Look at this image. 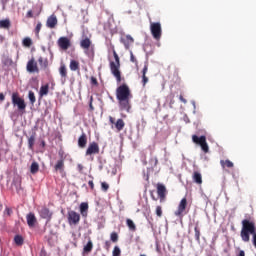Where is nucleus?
I'll use <instances>...</instances> for the list:
<instances>
[{"label":"nucleus","instance_id":"nucleus-1","mask_svg":"<svg viewBox=\"0 0 256 256\" xmlns=\"http://www.w3.org/2000/svg\"><path fill=\"white\" fill-rule=\"evenodd\" d=\"M116 99L121 111H131V99H133V94L131 93V88L129 85L123 83L116 88Z\"/></svg>","mask_w":256,"mask_h":256},{"label":"nucleus","instance_id":"nucleus-2","mask_svg":"<svg viewBox=\"0 0 256 256\" xmlns=\"http://www.w3.org/2000/svg\"><path fill=\"white\" fill-rule=\"evenodd\" d=\"M250 235H253L252 243H253L254 247L256 248L255 221L249 220V219H244V220H242V229L240 232L242 241H244V243H249V241H251Z\"/></svg>","mask_w":256,"mask_h":256},{"label":"nucleus","instance_id":"nucleus-3","mask_svg":"<svg viewBox=\"0 0 256 256\" xmlns=\"http://www.w3.org/2000/svg\"><path fill=\"white\" fill-rule=\"evenodd\" d=\"M150 197L152 201H160V203H165L167 201V187L163 183L156 184V193L158 197L155 196V190H150Z\"/></svg>","mask_w":256,"mask_h":256},{"label":"nucleus","instance_id":"nucleus-4","mask_svg":"<svg viewBox=\"0 0 256 256\" xmlns=\"http://www.w3.org/2000/svg\"><path fill=\"white\" fill-rule=\"evenodd\" d=\"M113 57L115 59V62H110V71L116 79V83H121L123 80L121 78V60L119 58V54H117V51L113 50Z\"/></svg>","mask_w":256,"mask_h":256},{"label":"nucleus","instance_id":"nucleus-5","mask_svg":"<svg viewBox=\"0 0 256 256\" xmlns=\"http://www.w3.org/2000/svg\"><path fill=\"white\" fill-rule=\"evenodd\" d=\"M150 31L153 39L155 41H161V37L163 35V29L161 28L160 22H152L150 23Z\"/></svg>","mask_w":256,"mask_h":256},{"label":"nucleus","instance_id":"nucleus-6","mask_svg":"<svg viewBox=\"0 0 256 256\" xmlns=\"http://www.w3.org/2000/svg\"><path fill=\"white\" fill-rule=\"evenodd\" d=\"M12 104L14 107L18 108V111H25V109H27L25 99L21 98L18 92L12 93Z\"/></svg>","mask_w":256,"mask_h":256},{"label":"nucleus","instance_id":"nucleus-7","mask_svg":"<svg viewBox=\"0 0 256 256\" xmlns=\"http://www.w3.org/2000/svg\"><path fill=\"white\" fill-rule=\"evenodd\" d=\"M192 141L196 145H200L202 151L204 153H209V144H207V137L206 136H197V135H192Z\"/></svg>","mask_w":256,"mask_h":256},{"label":"nucleus","instance_id":"nucleus-8","mask_svg":"<svg viewBox=\"0 0 256 256\" xmlns=\"http://www.w3.org/2000/svg\"><path fill=\"white\" fill-rule=\"evenodd\" d=\"M187 198H182L180 203L178 204V208L177 210L174 212V215L176 217H179V219H183V217H185V215H187Z\"/></svg>","mask_w":256,"mask_h":256},{"label":"nucleus","instance_id":"nucleus-9","mask_svg":"<svg viewBox=\"0 0 256 256\" xmlns=\"http://www.w3.org/2000/svg\"><path fill=\"white\" fill-rule=\"evenodd\" d=\"M68 223L69 225H79V221H81V215L74 210L68 211Z\"/></svg>","mask_w":256,"mask_h":256},{"label":"nucleus","instance_id":"nucleus-10","mask_svg":"<svg viewBox=\"0 0 256 256\" xmlns=\"http://www.w3.org/2000/svg\"><path fill=\"white\" fill-rule=\"evenodd\" d=\"M99 144L97 142H91L88 145V148L86 150V157H91V155H99Z\"/></svg>","mask_w":256,"mask_h":256},{"label":"nucleus","instance_id":"nucleus-11","mask_svg":"<svg viewBox=\"0 0 256 256\" xmlns=\"http://www.w3.org/2000/svg\"><path fill=\"white\" fill-rule=\"evenodd\" d=\"M109 123H110V125L115 126V129L118 131V133L123 131V129H125V121L121 118H119L115 122V118H113V116H109Z\"/></svg>","mask_w":256,"mask_h":256},{"label":"nucleus","instance_id":"nucleus-12","mask_svg":"<svg viewBox=\"0 0 256 256\" xmlns=\"http://www.w3.org/2000/svg\"><path fill=\"white\" fill-rule=\"evenodd\" d=\"M26 71L28 73H39V66L35 58H31L26 64Z\"/></svg>","mask_w":256,"mask_h":256},{"label":"nucleus","instance_id":"nucleus-13","mask_svg":"<svg viewBox=\"0 0 256 256\" xmlns=\"http://www.w3.org/2000/svg\"><path fill=\"white\" fill-rule=\"evenodd\" d=\"M120 43H122L125 49H130L133 43H135V39L132 38L131 35H124L120 38Z\"/></svg>","mask_w":256,"mask_h":256},{"label":"nucleus","instance_id":"nucleus-14","mask_svg":"<svg viewBox=\"0 0 256 256\" xmlns=\"http://www.w3.org/2000/svg\"><path fill=\"white\" fill-rule=\"evenodd\" d=\"M58 46L60 49H63V51H67V49L71 47V40H69L67 37H60L58 39Z\"/></svg>","mask_w":256,"mask_h":256},{"label":"nucleus","instance_id":"nucleus-15","mask_svg":"<svg viewBox=\"0 0 256 256\" xmlns=\"http://www.w3.org/2000/svg\"><path fill=\"white\" fill-rule=\"evenodd\" d=\"M69 69L70 71L78 73V75L81 74V65L77 60H74V59L70 60Z\"/></svg>","mask_w":256,"mask_h":256},{"label":"nucleus","instance_id":"nucleus-16","mask_svg":"<svg viewBox=\"0 0 256 256\" xmlns=\"http://www.w3.org/2000/svg\"><path fill=\"white\" fill-rule=\"evenodd\" d=\"M147 71H149V62H145L142 69V85L145 87L149 83V78L147 77Z\"/></svg>","mask_w":256,"mask_h":256},{"label":"nucleus","instance_id":"nucleus-17","mask_svg":"<svg viewBox=\"0 0 256 256\" xmlns=\"http://www.w3.org/2000/svg\"><path fill=\"white\" fill-rule=\"evenodd\" d=\"M40 217L42 219H47V221H51V217H53V212H51V210H49V208L43 207L40 210Z\"/></svg>","mask_w":256,"mask_h":256},{"label":"nucleus","instance_id":"nucleus-18","mask_svg":"<svg viewBox=\"0 0 256 256\" xmlns=\"http://www.w3.org/2000/svg\"><path fill=\"white\" fill-rule=\"evenodd\" d=\"M80 47L84 49L85 54L89 55V49L91 48V39L85 38L80 41Z\"/></svg>","mask_w":256,"mask_h":256},{"label":"nucleus","instance_id":"nucleus-19","mask_svg":"<svg viewBox=\"0 0 256 256\" xmlns=\"http://www.w3.org/2000/svg\"><path fill=\"white\" fill-rule=\"evenodd\" d=\"M26 221L28 227H34L37 224V217H35L33 212H30L26 215Z\"/></svg>","mask_w":256,"mask_h":256},{"label":"nucleus","instance_id":"nucleus-20","mask_svg":"<svg viewBox=\"0 0 256 256\" xmlns=\"http://www.w3.org/2000/svg\"><path fill=\"white\" fill-rule=\"evenodd\" d=\"M78 147H80V149H85L87 147V134H85V132L78 138Z\"/></svg>","mask_w":256,"mask_h":256},{"label":"nucleus","instance_id":"nucleus-21","mask_svg":"<svg viewBox=\"0 0 256 256\" xmlns=\"http://www.w3.org/2000/svg\"><path fill=\"white\" fill-rule=\"evenodd\" d=\"M46 25L49 27V29H55V27H57V16L51 15L47 19Z\"/></svg>","mask_w":256,"mask_h":256},{"label":"nucleus","instance_id":"nucleus-22","mask_svg":"<svg viewBox=\"0 0 256 256\" xmlns=\"http://www.w3.org/2000/svg\"><path fill=\"white\" fill-rule=\"evenodd\" d=\"M54 170L63 173L65 171V159L58 160L54 166Z\"/></svg>","mask_w":256,"mask_h":256},{"label":"nucleus","instance_id":"nucleus-23","mask_svg":"<svg viewBox=\"0 0 256 256\" xmlns=\"http://www.w3.org/2000/svg\"><path fill=\"white\" fill-rule=\"evenodd\" d=\"M192 179H193L194 183H196L197 185L203 184V176L200 174L199 171L193 172Z\"/></svg>","mask_w":256,"mask_h":256},{"label":"nucleus","instance_id":"nucleus-24","mask_svg":"<svg viewBox=\"0 0 256 256\" xmlns=\"http://www.w3.org/2000/svg\"><path fill=\"white\" fill-rule=\"evenodd\" d=\"M0 29H6V31H9V29H11V20L9 18L0 20Z\"/></svg>","mask_w":256,"mask_h":256},{"label":"nucleus","instance_id":"nucleus-25","mask_svg":"<svg viewBox=\"0 0 256 256\" xmlns=\"http://www.w3.org/2000/svg\"><path fill=\"white\" fill-rule=\"evenodd\" d=\"M89 211V204L87 202H82L80 204V213L82 217H87V212Z\"/></svg>","mask_w":256,"mask_h":256},{"label":"nucleus","instance_id":"nucleus-26","mask_svg":"<svg viewBox=\"0 0 256 256\" xmlns=\"http://www.w3.org/2000/svg\"><path fill=\"white\" fill-rule=\"evenodd\" d=\"M49 95V84L42 85L39 90L40 97H47Z\"/></svg>","mask_w":256,"mask_h":256},{"label":"nucleus","instance_id":"nucleus-27","mask_svg":"<svg viewBox=\"0 0 256 256\" xmlns=\"http://www.w3.org/2000/svg\"><path fill=\"white\" fill-rule=\"evenodd\" d=\"M38 63L42 69H47V67H49V60L47 58L39 57Z\"/></svg>","mask_w":256,"mask_h":256},{"label":"nucleus","instance_id":"nucleus-28","mask_svg":"<svg viewBox=\"0 0 256 256\" xmlns=\"http://www.w3.org/2000/svg\"><path fill=\"white\" fill-rule=\"evenodd\" d=\"M59 74L62 79H67V66L65 64L60 65Z\"/></svg>","mask_w":256,"mask_h":256},{"label":"nucleus","instance_id":"nucleus-29","mask_svg":"<svg viewBox=\"0 0 256 256\" xmlns=\"http://www.w3.org/2000/svg\"><path fill=\"white\" fill-rule=\"evenodd\" d=\"M126 225L128 229H130V231H137V226L135 225V222H133V220L127 218Z\"/></svg>","mask_w":256,"mask_h":256},{"label":"nucleus","instance_id":"nucleus-30","mask_svg":"<svg viewBox=\"0 0 256 256\" xmlns=\"http://www.w3.org/2000/svg\"><path fill=\"white\" fill-rule=\"evenodd\" d=\"M220 165H222L223 168L227 167L228 169H233L234 164L231 162V160H221Z\"/></svg>","mask_w":256,"mask_h":256},{"label":"nucleus","instance_id":"nucleus-31","mask_svg":"<svg viewBox=\"0 0 256 256\" xmlns=\"http://www.w3.org/2000/svg\"><path fill=\"white\" fill-rule=\"evenodd\" d=\"M34 146H35V134L31 135L28 138V149H30V151H33Z\"/></svg>","mask_w":256,"mask_h":256},{"label":"nucleus","instance_id":"nucleus-32","mask_svg":"<svg viewBox=\"0 0 256 256\" xmlns=\"http://www.w3.org/2000/svg\"><path fill=\"white\" fill-rule=\"evenodd\" d=\"M30 173L35 175V173H39V164L37 162H33L30 166Z\"/></svg>","mask_w":256,"mask_h":256},{"label":"nucleus","instance_id":"nucleus-33","mask_svg":"<svg viewBox=\"0 0 256 256\" xmlns=\"http://www.w3.org/2000/svg\"><path fill=\"white\" fill-rule=\"evenodd\" d=\"M91 251H93V242L91 240H89L88 243L84 246L83 252L91 253Z\"/></svg>","mask_w":256,"mask_h":256},{"label":"nucleus","instance_id":"nucleus-34","mask_svg":"<svg viewBox=\"0 0 256 256\" xmlns=\"http://www.w3.org/2000/svg\"><path fill=\"white\" fill-rule=\"evenodd\" d=\"M22 45L23 47H31V45H33V40L30 38V37H25L23 40H22Z\"/></svg>","mask_w":256,"mask_h":256},{"label":"nucleus","instance_id":"nucleus-35","mask_svg":"<svg viewBox=\"0 0 256 256\" xmlns=\"http://www.w3.org/2000/svg\"><path fill=\"white\" fill-rule=\"evenodd\" d=\"M28 99H29L31 105H35V102L37 101V98L35 97V92L29 91Z\"/></svg>","mask_w":256,"mask_h":256},{"label":"nucleus","instance_id":"nucleus-36","mask_svg":"<svg viewBox=\"0 0 256 256\" xmlns=\"http://www.w3.org/2000/svg\"><path fill=\"white\" fill-rule=\"evenodd\" d=\"M194 233L196 241H201V230H199V226H195Z\"/></svg>","mask_w":256,"mask_h":256},{"label":"nucleus","instance_id":"nucleus-37","mask_svg":"<svg viewBox=\"0 0 256 256\" xmlns=\"http://www.w3.org/2000/svg\"><path fill=\"white\" fill-rule=\"evenodd\" d=\"M110 240L112 243H117V241H119V234H117V232H112L110 234Z\"/></svg>","mask_w":256,"mask_h":256},{"label":"nucleus","instance_id":"nucleus-38","mask_svg":"<svg viewBox=\"0 0 256 256\" xmlns=\"http://www.w3.org/2000/svg\"><path fill=\"white\" fill-rule=\"evenodd\" d=\"M14 242L16 243V245H23V236L16 235L14 237Z\"/></svg>","mask_w":256,"mask_h":256},{"label":"nucleus","instance_id":"nucleus-39","mask_svg":"<svg viewBox=\"0 0 256 256\" xmlns=\"http://www.w3.org/2000/svg\"><path fill=\"white\" fill-rule=\"evenodd\" d=\"M13 215V209L6 207L4 210V217H11Z\"/></svg>","mask_w":256,"mask_h":256},{"label":"nucleus","instance_id":"nucleus-40","mask_svg":"<svg viewBox=\"0 0 256 256\" xmlns=\"http://www.w3.org/2000/svg\"><path fill=\"white\" fill-rule=\"evenodd\" d=\"M112 256H121V248L119 246H115L112 251Z\"/></svg>","mask_w":256,"mask_h":256},{"label":"nucleus","instance_id":"nucleus-41","mask_svg":"<svg viewBox=\"0 0 256 256\" xmlns=\"http://www.w3.org/2000/svg\"><path fill=\"white\" fill-rule=\"evenodd\" d=\"M157 217H163V208L161 206H156V211H155Z\"/></svg>","mask_w":256,"mask_h":256},{"label":"nucleus","instance_id":"nucleus-42","mask_svg":"<svg viewBox=\"0 0 256 256\" xmlns=\"http://www.w3.org/2000/svg\"><path fill=\"white\" fill-rule=\"evenodd\" d=\"M90 83L93 87H97L99 85V82L97 81V78L95 76H91Z\"/></svg>","mask_w":256,"mask_h":256},{"label":"nucleus","instance_id":"nucleus-43","mask_svg":"<svg viewBox=\"0 0 256 256\" xmlns=\"http://www.w3.org/2000/svg\"><path fill=\"white\" fill-rule=\"evenodd\" d=\"M101 189L102 191H104V193H107V191H109V185L107 184V182L101 183Z\"/></svg>","mask_w":256,"mask_h":256},{"label":"nucleus","instance_id":"nucleus-44","mask_svg":"<svg viewBox=\"0 0 256 256\" xmlns=\"http://www.w3.org/2000/svg\"><path fill=\"white\" fill-rule=\"evenodd\" d=\"M41 27H43V25L41 24V22H38L36 27H35V34L39 35L40 31H41Z\"/></svg>","mask_w":256,"mask_h":256},{"label":"nucleus","instance_id":"nucleus-45","mask_svg":"<svg viewBox=\"0 0 256 256\" xmlns=\"http://www.w3.org/2000/svg\"><path fill=\"white\" fill-rule=\"evenodd\" d=\"M89 178L92 179L88 182V185L90 187V189L93 191L95 189V184L93 183V177L91 175H89Z\"/></svg>","mask_w":256,"mask_h":256},{"label":"nucleus","instance_id":"nucleus-46","mask_svg":"<svg viewBox=\"0 0 256 256\" xmlns=\"http://www.w3.org/2000/svg\"><path fill=\"white\" fill-rule=\"evenodd\" d=\"M104 249H106V251H109L111 249V241H109V240L105 241Z\"/></svg>","mask_w":256,"mask_h":256},{"label":"nucleus","instance_id":"nucleus-47","mask_svg":"<svg viewBox=\"0 0 256 256\" xmlns=\"http://www.w3.org/2000/svg\"><path fill=\"white\" fill-rule=\"evenodd\" d=\"M130 61L132 63H137V58H135V55H133V52H130Z\"/></svg>","mask_w":256,"mask_h":256},{"label":"nucleus","instance_id":"nucleus-48","mask_svg":"<svg viewBox=\"0 0 256 256\" xmlns=\"http://www.w3.org/2000/svg\"><path fill=\"white\" fill-rule=\"evenodd\" d=\"M26 17H27V19H33V10H29V11L26 13Z\"/></svg>","mask_w":256,"mask_h":256},{"label":"nucleus","instance_id":"nucleus-49","mask_svg":"<svg viewBox=\"0 0 256 256\" xmlns=\"http://www.w3.org/2000/svg\"><path fill=\"white\" fill-rule=\"evenodd\" d=\"M58 155H59L60 159H65V152L63 150H60L58 152Z\"/></svg>","mask_w":256,"mask_h":256},{"label":"nucleus","instance_id":"nucleus-50","mask_svg":"<svg viewBox=\"0 0 256 256\" xmlns=\"http://www.w3.org/2000/svg\"><path fill=\"white\" fill-rule=\"evenodd\" d=\"M77 169H78L79 173H83L84 167H83L82 164H78V165H77Z\"/></svg>","mask_w":256,"mask_h":256},{"label":"nucleus","instance_id":"nucleus-51","mask_svg":"<svg viewBox=\"0 0 256 256\" xmlns=\"http://www.w3.org/2000/svg\"><path fill=\"white\" fill-rule=\"evenodd\" d=\"M179 100H180L182 103H184V104L187 103V99H184V98H183V95H180V96H179Z\"/></svg>","mask_w":256,"mask_h":256},{"label":"nucleus","instance_id":"nucleus-52","mask_svg":"<svg viewBox=\"0 0 256 256\" xmlns=\"http://www.w3.org/2000/svg\"><path fill=\"white\" fill-rule=\"evenodd\" d=\"M0 101H1V103H3V101H5V94L0 93Z\"/></svg>","mask_w":256,"mask_h":256},{"label":"nucleus","instance_id":"nucleus-53","mask_svg":"<svg viewBox=\"0 0 256 256\" xmlns=\"http://www.w3.org/2000/svg\"><path fill=\"white\" fill-rule=\"evenodd\" d=\"M237 256H245V251L240 250Z\"/></svg>","mask_w":256,"mask_h":256},{"label":"nucleus","instance_id":"nucleus-54","mask_svg":"<svg viewBox=\"0 0 256 256\" xmlns=\"http://www.w3.org/2000/svg\"><path fill=\"white\" fill-rule=\"evenodd\" d=\"M157 163H159V160L157 158L154 159V165L157 166Z\"/></svg>","mask_w":256,"mask_h":256},{"label":"nucleus","instance_id":"nucleus-55","mask_svg":"<svg viewBox=\"0 0 256 256\" xmlns=\"http://www.w3.org/2000/svg\"><path fill=\"white\" fill-rule=\"evenodd\" d=\"M41 145H42V147H45V141L43 140L42 142H41Z\"/></svg>","mask_w":256,"mask_h":256},{"label":"nucleus","instance_id":"nucleus-56","mask_svg":"<svg viewBox=\"0 0 256 256\" xmlns=\"http://www.w3.org/2000/svg\"><path fill=\"white\" fill-rule=\"evenodd\" d=\"M90 109L93 110V103L90 102Z\"/></svg>","mask_w":256,"mask_h":256},{"label":"nucleus","instance_id":"nucleus-57","mask_svg":"<svg viewBox=\"0 0 256 256\" xmlns=\"http://www.w3.org/2000/svg\"><path fill=\"white\" fill-rule=\"evenodd\" d=\"M3 210V204H0V211Z\"/></svg>","mask_w":256,"mask_h":256},{"label":"nucleus","instance_id":"nucleus-58","mask_svg":"<svg viewBox=\"0 0 256 256\" xmlns=\"http://www.w3.org/2000/svg\"><path fill=\"white\" fill-rule=\"evenodd\" d=\"M110 100L113 101V97H110Z\"/></svg>","mask_w":256,"mask_h":256}]
</instances>
